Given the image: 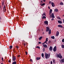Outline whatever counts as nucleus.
I'll list each match as a JSON object with an SVG mask.
<instances>
[{"label":"nucleus","mask_w":64,"mask_h":64,"mask_svg":"<svg viewBox=\"0 0 64 64\" xmlns=\"http://www.w3.org/2000/svg\"><path fill=\"white\" fill-rule=\"evenodd\" d=\"M57 57L58 58H59L60 59H62V56H61V54L60 53L58 54L57 56Z\"/></svg>","instance_id":"obj_1"},{"label":"nucleus","mask_w":64,"mask_h":64,"mask_svg":"<svg viewBox=\"0 0 64 64\" xmlns=\"http://www.w3.org/2000/svg\"><path fill=\"white\" fill-rule=\"evenodd\" d=\"M6 6L5 5H4L3 8V12H4V11L5 12H6Z\"/></svg>","instance_id":"obj_2"},{"label":"nucleus","mask_w":64,"mask_h":64,"mask_svg":"<svg viewBox=\"0 0 64 64\" xmlns=\"http://www.w3.org/2000/svg\"><path fill=\"white\" fill-rule=\"evenodd\" d=\"M53 50L54 52H56L57 51V47H56V46H55L53 48Z\"/></svg>","instance_id":"obj_3"},{"label":"nucleus","mask_w":64,"mask_h":64,"mask_svg":"<svg viewBox=\"0 0 64 64\" xmlns=\"http://www.w3.org/2000/svg\"><path fill=\"white\" fill-rule=\"evenodd\" d=\"M16 57L15 56H13L12 57V59L13 61H15L16 60Z\"/></svg>","instance_id":"obj_4"},{"label":"nucleus","mask_w":64,"mask_h":64,"mask_svg":"<svg viewBox=\"0 0 64 64\" xmlns=\"http://www.w3.org/2000/svg\"><path fill=\"white\" fill-rule=\"evenodd\" d=\"M48 22L47 21H45L44 22V24H46V25H48Z\"/></svg>","instance_id":"obj_5"},{"label":"nucleus","mask_w":64,"mask_h":64,"mask_svg":"<svg viewBox=\"0 0 64 64\" xmlns=\"http://www.w3.org/2000/svg\"><path fill=\"white\" fill-rule=\"evenodd\" d=\"M46 32H48L49 31V30L50 28H49L48 27H46Z\"/></svg>","instance_id":"obj_6"},{"label":"nucleus","mask_w":64,"mask_h":64,"mask_svg":"<svg viewBox=\"0 0 64 64\" xmlns=\"http://www.w3.org/2000/svg\"><path fill=\"white\" fill-rule=\"evenodd\" d=\"M45 58L46 59H47L48 57V54L46 53L45 54Z\"/></svg>","instance_id":"obj_7"},{"label":"nucleus","mask_w":64,"mask_h":64,"mask_svg":"<svg viewBox=\"0 0 64 64\" xmlns=\"http://www.w3.org/2000/svg\"><path fill=\"white\" fill-rule=\"evenodd\" d=\"M49 50H50L51 51H52V47L51 46H50V48H49Z\"/></svg>","instance_id":"obj_8"},{"label":"nucleus","mask_w":64,"mask_h":64,"mask_svg":"<svg viewBox=\"0 0 64 64\" xmlns=\"http://www.w3.org/2000/svg\"><path fill=\"white\" fill-rule=\"evenodd\" d=\"M59 32L58 31L57 32L56 34V36H58L59 35Z\"/></svg>","instance_id":"obj_9"},{"label":"nucleus","mask_w":64,"mask_h":64,"mask_svg":"<svg viewBox=\"0 0 64 64\" xmlns=\"http://www.w3.org/2000/svg\"><path fill=\"white\" fill-rule=\"evenodd\" d=\"M52 18H55V16H54V13H52Z\"/></svg>","instance_id":"obj_10"},{"label":"nucleus","mask_w":64,"mask_h":64,"mask_svg":"<svg viewBox=\"0 0 64 64\" xmlns=\"http://www.w3.org/2000/svg\"><path fill=\"white\" fill-rule=\"evenodd\" d=\"M52 7H54L55 6V4L54 2H52Z\"/></svg>","instance_id":"obj_11"},{"label":"nucleus","mask_w":64,"mask_h":64,"mask_svg":"<svg viewBox=\"0 0 64 64\" xmlns=\"http://www.w3.org/2000/svg\"><path fill=\"white\" fill-rule=\"evenodd\" d=\"M58 27H60V28H63V27L61 25H59L58 26Z\"/></svg>","instance_id":"obj_12"},{"label":"nucleus","mask_w":64,"mask_h":64,"mask_svg":"<svg viewBox=\"0 0 64 64\" xmlns=\"http://www.w3.org/2000/svg\"><path fill=\"white\" fill-rule=\"evenodd\" d=\"M51 33V29H50V30H49L48 32V34L49 35H50V34Z\"/></svg>","instance_id":"obj_13"},{"label":"nucleus","mask_w":64,"mask_h":64,"mask_svg":"<svg viewBox=\"0 0 64 64\" xmlns=\"http://www.w3.org/2000/svg\"><path fill=\"white\" fill-rule=\"evenodd\" d=\"M58 23H59L60 24H62V22L60 20H58Z\"/></svg>","instance_id":"obj_14"},{"label":"nucleus","mask_w":64,"mask_h":64,"mask_svg":"<svg viewBox=\"0 0 64 64\" xmlns=\"http://www.w3.org/2000/svg\"><path fill=\"white\" fill-rule=\"evenodd\" d=\"M54 11L56 12H58V10L57 9H56L54 10Z\"/></svg>","instance_id":"obj_15"},{"label":"nucleus","mask_w":64,"mask_h":64,"mask_svg":"<svg viewBox=\"0 0 64 64\" xmlns=\"http://www.w3.org/2000/svg\"><path fill=\"white\" fill-rule=\"evenodd\" d=\"M40 57H39V58H36V60H40Z\"/></svg>","instance_id":"obj_16"},{"label":"nucleus","mask_w":64,"mask_h":64,"mask_svg":"<svg viewBox=\"0 0 64 64\" xmlns=\"http://www.w3.org/2000/svg\"><path fill=\"white\" fill-rule=\"evenodd\" d=\"M43 46L44 47H45V48H47V45H46V44H44V45H43Z\"/></svg>","instance_id":"obj_17"},{"label":"nucleus","mask_w":64,"mask_h":64,"mask_svg":"<svg viewBox=\"0 0 64 64\" xmlns=\"http://www.w3.org/2000/svg\"><path fill=\"white\" fill-rule=\"evenodd\" d=\"M60 4V5H63L64 4H63V3L62 2H61Z\"/></svg>","instance_id":"obj_18"},{"label":"nucleus","mask_w":64,"mask_h":64,"mask_svg":"<svg viewBox=\"0 0 64 64\" xmlns=\"http://www.w3.org/2000/svg\"><path fill=\"white\" fill-rule=\"evenodd\" d=\"M17 62L16 61H14V62H13L12 63V64H16Z\"/></svg>","instance_id":"obj_19"},{"label":"nucleus","mask_w":64,"mask_h":64,"mask_svg":"<svg viewBox=\"0 0 64 64\" xmlns=\"http://www.w3.org/2000/svg\"><path fill=\"white\" fill-rule=\"evenodd\" d=\"M52 10L51 9H50V13H52Z\"/></svg>","instance_id":"obj_20"},{"label":"nucleus","mask_w":64,"mask_h":64,"mask_svg":"<svg viewBox=\"0 0 64 64\" xmlns=\"http://www.w3.org/2000/svg\"><path fill=\"white\" fill-rule=\"evenodd\" d=\"M51 38H52V39H55V37L54 36H51Z\"/></svg>","instance_id":"obj_21"},{"label":"nucleus","mask_w":64,"mask_h":64,"mask_svg":"<svg viewBox=\"0 0 64 64\" xmlns=\"http://www.w3.org/2000/svg\"><path fill=\"white\" fill-rule=\"evenodd\" d=\"M46 16H43L42 17V19H46Z\"/></svg>","instance_id":"obj_22"},{"label":"nucleus","mask_w":64,"mask_h":64,"mask_svg":"<svg viewBox=\"0 0 64 64\" xmlns=\"http://www.w3.org/2000/svg\"><path fill=\"white\" fill-rule=\"evenodd\" d=\"M42 38V36H40V38H38L39 40H41Z\"/></svg>","instance_id":"obj_23"},{"label":"nucleus","mask_w":64,"mask_h":64,"mask_svg":"<svg viewBox=\"0 0 64 64\" xmlns=\"http://www.w3.org/2000/svg\"><path fill=\"white\" fill-rule=\"evenodd\" d=\"M62 62L63 63H64V58H63L62 60Z\"/></svg>","instance_id":"obj_24"},{"label":"nucleus","mask_w":64,"mask_h":64,"mask_svg":"<svg viewBox=\"0 0 64 64\" xmlns=\"http://www.w3.org/2000/svg\"><path fill=\"white\" fill-rule=\"evenodd\" d=\"M44 16H46V14H45V13L44 12L43 13V14H42V16H44Z\"/></svg>","instance_id":"obj_25"},{"label":"nucleus","mask_w":64,"mask_h":64,"mask_svg":"<svg viewBox=\"0 0 64 64\" xmlns=\"http://www.w3.org/2000/svg\"><path fill=\"white\" fill-rule=\"evenodd\" d=\"M12 47H13V46H10V49H11L12 48Z\"/></svg>","instance_id":"obj_26"},{"label":"nucleus","mask_w":64,"mask_h":64,"mask_svg":"<svg viewBox=\"0 0 64 64\" xmlns=\"http://www.w3.org/2000/svg\"><path fill=\"white\" fill-rule=\"evenodd\" d=\"M4 2H2V6H4Z\"/></svg>","instance_id":"obj_27"},{"label":"nucleus","mask_w":64,"mask_h":64,"mask_svg":"<svg viewBox=\"0 0 64 64\" xmlns=\"http://www.w3.org/2000/svg\"><path fill=\"white\" fill-rule=\"evenodd\" d=\"M36 48H38V49H40V47H39V46H37Z\"/></svg>","instance_id":"obj_28"},{"label":"nucleus","mask_w":64,"mask_h":64,"mask_svg":"<svg viewBox=\"0 0 64 64\" xmlns=\"http://www.w3.org/2000/svg\"><path fill=\"white\" fill-rule=\"evenodd\" d=\"M30 62H33V60H32V59H30Z\"/></svg>","instance_id":"obj_29"},{"label":"nucleus","mask_w":64,"mask_h":64,"mask_svg":"<svg viewBox=\"0 0 64 64\" xmlns=\"http://www.w3.org/2000/svg\"><path fill=\"white\" fill-rule=\"evenodd\" d=\"M42 57H44V54H43V53H42Z\"/></svg>","instance_id":"obj_30"},{"label":"nucleus","mask_w":64,"mask_h":64,"mask_svg":"<svg viewBox=\"0 0 64 64\" xmlns=\"http://www.w3.org/2000/svg\"><path fill=\"white\" fill-rule=\"evenodd\" d=\"M53 63H55V60H53Z\"/></svg>","instance_id":"obj_31"},{"label":"nucleus","mask_w":64,"mask_h":64,"mask_svg":"<svg viewBox=\"0 0 64 64\" xmlns=\"http://www.w3.org/2000/svg\"><path fill=\"white\" fill-rule=\"evenodd\" d=\"M48 38H46V41L47 42V41H48Z\"/></svg>","instance_id":"obj_32"},{"label":"nucleus","mask_w":64,"mask_h":64,"mask_svg":"<svg viewBox=\"0 0 64 64\" xmlns=\"http://www.w3.org/2000/svg\"><path fill=\"white\" fill-rule=\"evenodd\" d=\"M62 48H64V45H62Z\"/></svg>","instance_id":"obj_33"},{"label":"nucleus","mask_w":64,"mask_h":64,"mask_svg":"<svg viewBox=\"0 0 64 64\" xmlns=\"http://www.w3.org/2000/svg\"><path fill=\"white\" fill-rule=\"evenodd\" d=\"M41 5L42 6H43V5H45V3H44Z\"/></svg>","instance_id":"obj_34"},{"label":"nucleus","mask_w":64,"mask_h":64,"mask_svg":"<svg viewBox=\"0 0 64 64\" xmlns=\"http://www.w3.org/2000/svg\"><path fill=\"white\" fill-rule=\"evenodd\" d=\"M62 42H64V38L62 39Z\"/></svg>","instance_id":"obj_35"},{"label":"nucleus","mask_w":64,"mask_h":64,"mask_svg":"<svg viewBox=\"0 0 64 64\" xmlns=\"http://www.w3.org/2000/svg\"><path fill=\"white\" fill-rule=\"evenodd\" d=\"M45 48H43V51L44 52V51H45Z\"/></svg>","instance_id":"obj_36"},{"label":"nucleus","mask_w":64,"mask_h":64,"mask_svg":"<svg viewBox=\"0 0 64 64\" xmlns=\"http://www.w3.org/2000/svg\"><path fill=\"white\" fill-rule=\"evenodd\" d=\"M16 48H17V49H18V48H19V47L18 46H16Z\"/></svg>","instance_id":"obj_37"},{"label":"nucleus","mask_w":64,"mask_h":64,"mask_svg":"<svg viewBox=\"0 0 64 64\" xmlns=\"http://www.w3.org/2000/svg\"><path fill=\"white\" fill-rule=\"evenodd\" d=\"M26 55H27L28 54V52H26Z\"/></svg>","instance_id":"obj_38"},{"label":"nucleus","mask_w":64,"mask_h":64,"mask_svg":"<svg viewBox=\"0 0 64 64\" xmlns=\"http://www.w3.org/2000/svg\"><path fill=\"white\" fill-rule=\"evenodd\" d=\"M58 19H61V18H60V17H58Z\"/></svg>","instance_id":"obj_39"},{"label":"nucleus","mask_w":64,"mask_h":64,"mask_svg":"<svg viewBox=\"0 0 64 64\" xmlns=\"http://www.w3.org/2000/svg\"><path fill=\"white\" fill-rule=\"evenodd\" d=\"M49 4H51V1H50L49 2Z\"/></svg>","instance_id":"obj_40"},{"label":"nucleus","mask_w":64,"mask_h":64,"mask_svg":"<svg viewBox=\"0 0 64 64\" xmlns=\"http://www.w3.org/2000/svg\"><path fill=\"white\" fill-rule=\"evenodd\" d=\"M51 41H50V40L48 42V43H51Z\"/></svg>","instance_id":"obj_41"},{"label":"nucleus","mask_w":64,"mask_h":64,"mask_svg":"<svg viewBox=\"0 0 64 64\" xmlns=\"http://www.w3.org/2000/svg\"><path fill=\"white\" fill-rule=\"evenodd\" d=\"M40 2L41 3H43V1L42 0H41V1H40Z\"/></svg>","instance_id":"obj_42"},{"label":"nucleus","mask_w":64,"mask_h":64,"mask_svg":"<svg viewBox=\"0 0 64 64\" xmlns=\"http://www.w3.org/2000/svg\"><path fill=\"white\" fill-rule=\"evenodd\" d=\"M50 55H49L48 56V58H49L50 57Z\"/></svg>","instance_id":"obj_43"},{"label":"nucleus","mask_w":64,"mask_h":64,"mask_svg":"<svg viewBox=\"0 0 64 64\" xmlns=\"http://www.w3.org/2000/svg\"><path fill=\"white\" fill-rule=\"evenodd\" d=\"M38 43H39V44H42V43H41V42H39Z\"/></svg>","instance_id":"obj_44"},{"label":"nucleus","mask_w":64,"mask_h":64,"mask_svg":"<svg viewBox=\"0 0 64 64\" xmlns=\"http://www.w3.org/2000/svg\"><path fill=\"white\" fill-rule=\"evenodd\" d=\"M51 20L52 21H53V20H54V19L53 18H52Z\"/></svg>","instance_id":"obj_45"},{"label":"nucleus","mask_w":64,"mask_h":64,"mask_svg":"<svg viewBox=\"0 0 64 64\" xmlns=\"http://www.w3.org/2000/svg\"><path fill=\"white\" fill-rule=\"evenodd\" d=\"M47 41H46L44 42L45 43H47Z\"/></svg>","instance_id":"obj_46"},{"label":"nucleus","mask_w":64,"mask_h":64,"mask_svg":"<svg viewBox=\"0 0 64 64\" xmlns=\"http://www.w3.org/2000/svg\"><path fill=\"white\" fill-rule=\"evenodd\" d=\"M50 64H52V61H51L50 62Z\"/></svg>","instance_id":"obj_47"},{"label":"nucleus","mask_w":64,"mask_h":64,"mask_svg":"<svg viewBox=\"0 0 64 64\" xmlns=\"http://www.w3.org/2000/svg\"><path fill=\"white\" fill-rule=\"evenodd\" d=\"M8 62H9V63H10L11 62V61L10 60H9Z\"/></svg>","instance_id":"obj_48"},{"label":"nucleus","mask_w":64,"mask_h":64,"mask_svg":"<svg viewBox=\"0 0 64 64\" xmlns=\"http://www.w3.org/2000/svg\"><path fill=\"white\" fill-rule=\"evenodd\" d=\"M2 60H3V58L2 57Z\"/></svg>","instance_id":"obj_49"},{"label":"nucleus","mask_w":64,"mask_h":64,"mask_svg":"<svg viewBox=\"0 0 64 64\" xmlns=\"http://www.w3.org/2000/svg\"><path fill=\"white\" fill-rule=\"evenodd\" d=\"M44 2H45L46 1V0H43Z\"/></svg>","instance_id":"obj_50"},{"label":"nucleus","mask_w":64,"mask_h":64,"mask_svg":"<svg viewBox=\"0 0 64 64\" xmlns=\"http://www.w3.org/2000/svg\"><path fill=\"white\" fill-rule=\"evenodd\" d=\"M48 8L49 9H50V7L49 6H48Z\"/></svg>","instance_id":"obj_51"},{"label":"nucleus","mask_w":64,"mask_h":64,"mask_svg":"<svg viewBox=\"0 0 64 64\" xmlns=\"http://www.w3.org/2000/svg\"><path fill=\"white\" fill-rule=\"evenodd\" d=\"M44 44H45V43L44 42L43 43H42V44L44 45Z\"/></svg>","instance_id":"obj_52"},{"label":"nucleus","mask_w":64,"mask_h":64,"mask_svg":"<svg viewBox=\"0 0 64 64\" xmlns=\"http://www.w3.org/2000/svg\"><path fill=\"white\" fill-rule=\"evenodd\" d=\"M52 13H50H50L49 14V15H50V14H52Z\"/></svg>","instance_id":"obj_53"},{"label":"nucleus","mask_w":64,"mask_h":64,"mask_svg":"<svg viewBox=\"0 0 64 64\" xmlns=\"http://www.w3.org/2000/svg\"><path fill=\"white\" fill-rule=\"evenodd\" d=\"M18 57H20V55H19L18 56Z\"/></svg>","instance_id":"obj_54"},{"label":"nucleus","mask_w":64,"mask_h":64,"mask_svg":"<svg viewBox=\"0 0 64 64\" xmlns=\"http://www.w3.org/2000/svg\"><path fill=\"white\" fill-rule=\"evenodd\" d=\"M24 45L25 46L26 45V44H24Z\"/></svg>","instance_id":"obj_55"},{"label":"nucleus","mask_w":64,"mask_h":64,"mask_svg":"<svg viewBox=\"0 0 64 64\" xmlns=\"http://www.w3.org/2000/svg\"><path fill=\"white\" fill-rule=\"evenodd\" d=\"M1 17L0 16V19H1Z\"/></svg>","instance_id":"obj_56"},{"label":"nucleus","mask_w":64,"mask_h":64,"mask_svg":"<svg viewBox=\"0 0 64 64\" xmlns=\"http://www.w3.org/2000/svg\"><path fill=\"white\" fill-rule=\"evenodd\" d=\"M43 34H44V32H43Z\"/></svg>","instance_id":"obj_57"},{"label":"nucleus","mask_w":64,"mask_h":64,"mask_svg":"<svg viewBox=\"0 0 64 64\" xmlns=\"http://www.w3.org/2000/svg\"><path fill=\"white\" fill-rule=\"evenodd\" d=\"M1 6H0V8H1Z\"/></svg>","instance_id":"obj_58"},{"label":"nucleus","mask_w":64,"mask_h":64,"mask_svg":"<svg viewBox=\"0 0 64 64\" xmlns=\"http://www.w3.org/2000/svg\"><path fill=\"white\" fill-rule=\"evenodd\" d=\"M51 14H50V16H51Z\"/></svg>","instance_id":"obj_59"},{"label":"nucleus","mask_w":64,"mask_h":64,"mask_svg":"<svg viewBox=\"0 0 64 64\" xmlns=\"http://www.w3.org/2000/svg\"><path fill=\"white\" fill-rule=\"evenodd\" d=\"M14 52H15V50L14 51Z\"/></svg>","instance_id":"obj_60"},{"label":"nucleus","mask_w":64,"mask_h":64,"mask_svg":"<svg viewBox=\"0 0 64 64\" xmlns=\"http://www.w3.org/2000/svg\"><path fill=\"white\" fill-rule=\"evenodd\" d=\"M63 17H64V16L63 15Z\"/></svg>","instance_id":"obj_61"},{"label":"nucleus","mask_w":64,"mask_h":64,"mask_svg":"<svg viewBox=\"0 0 64 64\" xmlns=\"http://www.w3.org/2000/svg\"><path fill=\"white\" fill-rule=\"evenodd\" d=\"M2 61H3H3H4V60H2Z\"/></svg>","instance_id":"obj_62"},{"label":"nucleus","mask_w":64,"mask_h":64,"mask_svg":"<svg viewBox=\"0 0 64 64\" xmlns=\"http://www.w3.org/2000/svg\"><path fill=\"white\" fill-rule=\"evenodd\" d=\"M1 44V42H0V44Z\"/></svg>","instance_id":"obj_63"},{"label":"nucleus","mask_w":64,"mask_h":64,"mask_svg":"<svg viewBox=\"0 0 64 64\" xmlns=\"http://www.w3.org/2000/svg\"><path fill=\"white\" fill-rule=\"evenodd\" d=\"M48 44V43H46V44Z\"/></svg>","instance_id":"obj_64"}]
</instances>
